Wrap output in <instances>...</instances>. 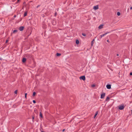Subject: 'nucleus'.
<instances>
[{
  "label": "nucleus",
  "mask_w": 132,
  "mask_h": 132,
  "mask_svg": "<svg viewBox=\"0 0 132 132\" xmlns=\"http://www.w3.org/2000/svg\"><path fill=\"white\" fill-rule=\"evenodd\" d=\"M130 75H132V72H130Z\"/></svg>",
  "instance_id": "c756f323"
},
{
  "label": "nucleus",
  "mask_w": 132,
  "mask_h": 132,
  "mask_svg": "<svg viewBox=\"0 0 132 132\" xmlns=\"http://www.w3.org/2000/svg\"><path fill=\"white\" fill-rule=\"evenodd\" d=\"M124 108V107L123 105H119V109L120 110H122Z\"/></svg>",
  "instance_id": "f257e3e1"
},
{
  "label": "nucleus",
  "mask_w": 132,
  "mask_h": 132,
  "mask_svg": "<svg viewBox=\"0 0 132 132\" xmlns=\"http://www.w3.org/2000/svg\"><path fill=\"white\" fill-rule=\"evenodd\" d=\"M76 43L77 44H78L79 43V41L78 40H77L76 41Z\"/></svg>",
  "instance_id": "4468645a"
},
{
  "label": "nucleus",
  "mask_w": 132,
  "mask_h": 132,
  "mask_svg": "<svg viewBox=\"0 0 132 132\" xmlns=\"http://www.w3.org/2000/svg\"><path fill=\"white\" fill-rule=\"evenodd\" d=\"M18 30H13L12 32V33L14 34H15L17 32Z\"/></svg>",
  "instance_id": "9b49d317"
},
{
  "label": "nucleus",
  "mask_w": 132,
  "mask_h": 132,
  "mask_svg": "<svg viewBox=\"0 0 132 132\" xmlns=\"http://www.w3.org/2000/svg\"><path fill=\"white\" fill-rule=\"evenodd\" d=\"M2 60V58H0V60Z\"/></svg>",
  "instance_id": "7c9ffc66"
},
{
  "label": "nucleus",
  "mask_w": 132,
  "mask_h": 132,
  "mask_svg": "<svg viewBox=\"0 0 132 132\" xmlns=\"http://www.w3.org/2000/svg\"><path fill=\"white\" fill-rule=\"evenodd\" d=\"M26 58H23L22 60V62L23 63L25 62H26Z\"/></svg>",
  "instance_id": "1a4fd4ad"
},
{
  "label": "nucleus",
  "mask_w": 132,
  "mask_h": 132,
  "mask_svg": "<svg viewBox=\"0 0 132 132\" xmlns=\"http://www.w3.org/2000/svg\"><path fill=\"white\" fill-rule=\"evenodd\" d=\"M24 28L23 27L21 26L19 28V30L20 31H22L23 30Z\"/></svg>",
  "instance_id": "39448f33"
},
{
  "label": "nucleus",
  "mask_w": 132,
  "mask_h": 132,
  "mask_svg": "<svg viewBox=\"0 0 132 132\" xmlns=\"http://www.w3.org/2000/svg\"><path fill=\"white\" fill-rule=\"evenodd\" d=\"M25 2H24L23 3V4H25Z\"/></svg>",
  "instance_id": "58836bf2"
},
{
  "label": "nucleus",
  "mask_w": 132,
  "mask_h": 132,
  "mask_svg": "<svg viewBox=\"0 0 132 132\" xmlns=\"http://www.w3.org/2000/svg\"><path fill=\"white\" fill-rule=\"evenodd\" d=\"M16 16V15H14V17H15Z\"/></svg>",
  "instance_id": "473e14b6"
},
{
  "label": "nucleus",
  "mask_w": 132,
  "mask_h": 132,
  "mask_svg": "<svg viewBox=\"0 0 132 132\" xmlns=\"http://www.w3.org/2000/svg\"><path fill=\"white\" fill-rule=\"evenodd\" d=\"M33 102L34 103H36V101L34 100H33Z\"/></svg>",
  "instance_id": "b1692460"
},
{
  "label": "nucleus",
  "mask_w": 132,
  "mask_h": 132,
  "mask_svg": "<svg viewBox=\"0 0 132 132\" xmlns=\"http://www.w3.org/2000/svg\"><path fill=\"white\" fill-rule=\"evenodd\" d=\"M109 32H107L106 33H105V34H106V35L107 34H108V33H109Z\"/></svg>",
  "instance_id": "a878e982"
},
{
  "label": "nucleus",
  "mask_w": 132,
  "mask_h": 132,
  "mask_svg": "<svg viewBox=\"0 0 132 132\" xmlns=\"http://www.w3.org/2000/svg\"><path fill=\"white\" fill-rule=\"evenodd\" d=\"M105 94L104 93H102L101 95V98H103L105 96Z\"/></svg>",
  "instance_id": "7ed1b4c3"
},
{
  "label": "nucleus",
  "mask_w": 132,
  "mask_h": 132,
  "mask_svg": "<svg viewBox=\"0 0 132 132\" xmlns=\"http://www.w3.org/2000/svg\"><path fill=\"white\" fill-rule=\"evenodd\" d=\"M107 42H108V43H109L110 42V41H109V40L108 39V40H107Z\"/></svg>",
  "instance_id": "393cba45"
},
{
  "label": "nucleus",
  "mask_w": 132,
  "mask_h": 132,
  "mask_svg": "<svg viewBox=\"0 0 132 132\" xmlns=\"http://www.w3.org/2000/svg\"><path fill=\"white\" fill-rule=\"evenodd\" d=\"M40 116L42 118L43 117V116L41 112L40 113Z\"/></svg>",
  "instance_id": "dca6fc26"
},
{
  "label": "nucleus",
  "mask_w": 132,
  "mask_h": 132,
  "mask_svg": "<svg viewBox=\"0 0 132 132\" xmlns=\"http://www.w3.org/2000/svg\"><path fill=\"white\" fill-rule=\"evenodd\" d=\"M117 56H118L119 55L118 54H117Z\"/></svg>",
  "instance_id": "f704fd0d"
},
{
  "label": "nucleus",
  "mask_w": 132,
  "mask_h": 132,
  "mask_svg": "<svg viewBox=\"0 0 132 132\" xmlns=\"http://www.w3.org/2000/svg\"><path fill=\"white\" fill-rule=\"evenodd\" d=\"M131 112L132 113V110H131Z\"/></svg>",
  "instance_id": "ea45409f"
},
{
  "label": "nucleus",
  "mask_w": 132,
  "mask_h": 132,
  "mask_svg": "<svg viewBox=\"0 0 132 132\" xmlns=\"http://www.w3.org/2000/svg\"><path fill=\"white\" fill-rule=\"evenodd\" d=\"M103 25L102 24H101L98 27V28L99 29H101L103 28Z\"/></svg>",
  "instance_id": "0eeeda50"
},
{
  "label": "nucleus",
  "mask_w": 132,
  "mask_h": 132,
  "mask_svg": "<svg viewBox=\"0 0 132 132\" xmlns=\"http://www.w3.org/2000/svg\"><path fill=\"white\" fill-rule=\"evenodd\" d=\"M109 99V97H107L106 99L105 100L107 101H108Z\"/></svg>",
  "instance_id": "ddd939ff"
},
{
  "label": "nucleus",
  "mask_w": 132,
  "mask_h": 132,
  "mask_svg": "<svg viewBox=\"0 0 132 132\" xmlns=\"http://www.w3.org/2000/svg\"><path fill=\"white\" fill-rule=\"evenodd\" d=\"M53 24L54 25H55V24H53Z\"/></svg>",
  "instance_id": "e433bc0d"
},
{
  "label": "nucleus",
  "mask_w": 132,
  "mask_h": 132,
  "mask_svg": "<svg viewBox=\"0 0 132 132\" xmlns=\"http://www.w3.org/2000/svg\"><path fill=\"white\" fill-rule=\"evenodd\" d=\"M34 119V117H32V120H33Z\"/></svg>",
  "instance_id": "cd10ccee"
},
{
  "label": "nucleus",
  "mask_w": 132,
  "mask_h": 132,
  "mask_svg": "<svg viewBox=\"0 0 132 132\" xmlns=\"http://www.w3.org/2000/svg\"><path fill=\"white\" fill-rule=\"evenodd\" d=\"M95 85H94V84H93L92 85V87H95Z\"/></svg>",
  "instance_id": "aec40b11"
},
{
  "label": "nucleus",
  "mask_w": 132,
  "mask_h": 132,
  "mask_svg": "<svg viewBox=\"0 0 132 132\" xmlns=\"http://www.w3.org/2000/svg\"><path fill=\"white\" fill-rule=\"evenodd\" d=\"M106 87L108 89H110L111 88V85H107Z\"/></svg>",
  "instance_id": "423d86ee"
},
{
  "label": "nucleus",
  "mask_w": 132,
  "mask_h": 132,
  "mask_svg": "<svg viewBox=\"0 0 132 132\" xmlns=\"http://www.w3.org/2000/svg\"><path fill=\"white\" fill-rule=\"evenodd\" d=\"M27 93H26L25 94V97L26 99L27 98Z\"/></svg>",
  "instance_id": "6ab92c4d"
},
{
  "label": "nucleus",
  "mask_w": 132,
  "mask_h": 132,
  "mask_svg": "<svg viewBox=\"0 0 132 132\" xmlns=\"http://www.w3.org/2000/svg\"><path fill=\"white\" fill-rule=\"evenodd\" d=\"M36 94V93L35 92H34L33 93V96H34L35 95V94Z\"/></svg>",
  "instance_id": "2eb2a0df"
},
{
  "label": "nucleus",
  "mask_w": 132,
  "mask_h": 132,
  "mask_svg": "<svg viewBox=\"0 0 132 132\" xmlns=\"http://www.w3.org/2000/svg\"><path fill=\"white\" fill-rule=\"evenodd\" d=\"M65 130V129H63L62 130V131L64 132V131Z\"/></svg>",
  "instance_id": "72a5a7b5"
},
{
  "label": "nucleus",
  "mask_w": 132,
  "mask_h": 132,
  "mask_svg": "<svg viewBox=\"0 0 132 132\" xmlns=\"http://www.w3.org/2000/svg\"><path fill=\"white\" fill-rule=\"evenodd\" d=\"M82 35L84 36H86V35L84 33H82Z\"/></svg>",
  "instance_id": "412c9836"
},
{
  "label": "nucleus",
  "mask_w": 132,
  "mask_h": 132,
  "mask_svg": "<svg viewBox=\"0 0 132 132\" xmlns=\"http://www.w3.org/2000/svg\"><path fill=\"white\" fill-rule=\"evenodd\" d=\"M80 79L81 80H84L85 79V78L84 76H82L80 77Z\"/></svg>",
  "instance_id": "f03ea898"
},
{
  "label": "nucleus",
  "mask_w": 132,
  "mask_h": 132,
  "mask_svg": "<svg viewBox=\"0 0 132 132\" xmlns=\"http://www.w3.org/2000/svg\"><path fill=\"white\" fill-rule=\"evenodd\" d=\"M130 10H132V7H130Z\"/></svg>",
  "instance_id": "2f4dec72"
},
{
  "label": "nucleus",
  "mask_w": 132,
  "mask_h": 132,
  "mask_svg": "<svg viewBox=\"0 0 132 132\" xmlns=\"http://www.w3.org/2000/svg\"><path fill=\"white\" fill-rule=\"evenodd\" d=\"M17 90H15V91H14V93L15 94H16L17 93Z\"/></svg>",
  "instance_id": "4be33fe9"
},
{
  "label": "nucleus",
  "mask_w": 132,
  "mask_h": 132,
  "mask_svg": "<svg viewBox=\"0 0 132 132\" xmlns=\"http://www.w3.org/2000/svg\"><path fill=\"white\" fill-rule=\"evenodd\" d=\"M42 132H43V131H42Z\"/></svg>",
  "instance_id": "a19ab883"
},
{
  "label": "nucleus",
  "mask_w": 132,
  "mask_h": 132,
  "mask_svg": "<svg viewBox=\"0 0 132 132\" xmlns=\"http://www.w3.org/2000/svg\"><path fill=\"white\" fill-rule=\"evenodd\" d=\"M27 11L26 12L24 13V16H26L27 15Z\"/></svg>",
  "instance_id": "f8f14e48"
},
{
  "label": "nucleus",
  "mask_w": 132,
  "mask_h": 132,
  "mask_svg": "<svg viewBox=\"0 0 132 132\" xmlns=\"http://www.w3.org/2000/svg\"><path fill=\"white\" fill-rule=\"evenodd\" d=\"M57 14V13L56 12L55 13V16Z\"/></svg>",
  "instance_id": "bb28decb"
},
{
  "label": "nucleus",
  "mask_w": 132,
  "mask_h": 132,
  "mask_svg": "<svg viewBox=\"0 0 132 132\" xmlns=\"http://www.w3.org/2000/svg\"><path fill=\"white\" fill-rule=\"evenodd\" d=\"M117 14L118 16H119L120 15V12H117Z\"/></svg>",
  "instance_id": "f3484780"
},
{
  "label": "nucleus",
  "mask_w": 132,
  "mask_h": 132,
  "mask_svg": "<svg viewBox=\"0 0 132 132\" xmlns=\"http://www.w3.org/2000/svg\"><path fill=\"white\" fill-rule=\"evenodd\" d=\"M105 35H106L105 34H102V35H101L99 37L101 39L104 36H105Z\"/></svg>",
  "instance_id": "6e6552de"
},
{
  "label": "nucleus",
  "mask_w": 132,
  "mask_h": 132,
  "mask_svg": "<svg viewBox=\"0 0 132 132\" xmlns=\"http://www.w3.org/2000/svg\"><path fill=\"white\" fill-rule=\"evenodd\" d=\"M98 111H97L95 113V115L94 117V118H95L96 116L98 114Z\"/></svg>",
  "instance_id": "9d476101"
},
{
  "label": "nucleus",
  "mask_w": 132,
  "mask_h": 132,
  "mask_svg": "<svg viewBox=\"0 0 132 132\" xmlns=\"http://www.w3.org/2000/svg\"><path fill=\"white\" fill-rule=\"evenodd\" d=\"M8 42V40H7L6 41V43H7Z\"/></svg>",
  "instance_id": "c85d7f7f"
},
{
  "label": "nucleus",
  "mask_w": 132,
  "mask_h": 132,
  "mask_svg": "<svg viewBox=\"0 0 132 132\" xmlns=\"http://www.w3.org/2000/svg\"><path fill=\"white\" fill-rule=\"evenodd\" d=\"M20 0H18V2H19V1Z\"/></svg>",
  "instance_id": "4c0bfd02"
},
{
  "label": "nucleus",
  "mask_w": 132,
  "mask_h": 132,
  "mask_svg": "<svg viewBox=\"0 0 132 132\" xmlns=\"http://www.w3.org/2000/svg\"><path fill=\"white\" fill-rule=\"evenodd\" d=\"M61 55V54L59 53H57L56 54V55L57 56H60Z\"/></svg>",
  "instance_id": "a211bd4d"
},
{
  "label": "nucleus",
  "mask_w": 132,
  "mask_h": 132,
  "mask_svg": "<svg viewBox=\"0 0 132 132\" xmlns=\"http://www.w3.org/2000/svg\"><path fill=\"white\" fill-rule=\"evenodd\" d=\"M39 5H38V6H37V7H39Z\"/></svg>",
  "instance_id": "c9c22d12"
},
{
  "label": "nucleus",
  "mask_w": 132,
  "mask_h": 132,
  "mask_svg": "<svg viewBox=\"0 0 132 132\" xmlns=\"http://www.w3.org/2000/svg\"><path fill=\"white\" fill-rule=\"evenodd\" d=\"M94 40H93V41H92L91 42V45H93V41Z\"/></svg>",
  "instance_id": "5701e85b"
},
{
  "label": "nucleus",
  "mask_w": 132,
  "mask_h": 132,
  "mask_svg": "<svg viewBox=\"0 0 132 132\" xmlns=\"http://www.w3.org/2000/svg\"><path fill=\"white\" fill-rule=\"evenodd\" d=\"M98 5H97L96 6H94V7L93 9L95 10H96L98 9Z\"/></svg>",
  "instance_id": "20e7f679"
}]
</instances>
